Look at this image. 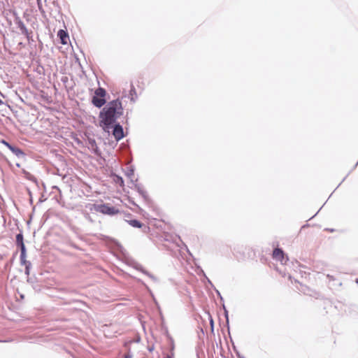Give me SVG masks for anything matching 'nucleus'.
<instances>
[{"label":"nucleus","instance_id":"nucleus-4","mask_svg":"<svg viewBox=\"0 0 358 358\" xmlns=\"http://www.w3.org/2000/svg\"><path fill=\"white\" fill-rule=\"evenodd\" d=\"M16 243L18 246L20 247L21 254H20V259L22 262H25L26 257V249L25 245L23 242V236L22 234H18L16 236Z\"/></svg>","mask_w":358,"mask_h":358},{"label":"nucleus","instance_id":"nucleus-11","mask_svg":"<svg viewBox=\"0 0 358 358\" xmlns=\"http://www.w3.org/2000/svg\"><path fill=\"white\" fill-rule=\"evenodd\" d=\"M118 181H119L120 185L121 186H123V185H124V180H123V179H122V178H118Z\"/></svg>","mask_w":358,"mask_h":358},{"label":"nucleus","instance_id":"nucleus-13","mask_svg":"<svg viewBox=\"0 0 358 358\" xmlns=\"http://www.w3.org/2000/svg\"><path fill=\"white\" fill-rule=\"evenodd\" d=\"M166 358H172V357L170 355H168Z\"/></svg>","mask_w":358,"mask_h":358},{"label":"nucleus","instance_id":"nucleus-14","mask_svg":"<svg viewBox=\"0 0 358 358\" xmlns=\"http://www.w3.org/2000/svg\"><path fill=\"white\" fill-rule=\"evenodd\" d=\"M288 278H289V280H291L292 276L290 275H289Z\"/></svg>","mask_w":358,"mask_h":358},{"label":"nucleus","instance_id":"nucleus-8","mask_svg":"<svg viewBox=\"0 0 358 358\" xmlns=\"http://www.w3.org/2000/svg\"><path fill=\"white\" fill-rule=\"evenodd\" d=\"M18 28L20 29L22 34H24L28 40H29L31 38V31H29L27 27H25L24 24L20 21L17 23Z\"/></svg>","mask_w":358,"mask_h":358},{"label":"nucleus","instance_id":"nucleus-12","mask_svg":"<svg viewBox=\"0 0 358 358\" xmlns=\"http://www.w3.org/2000/svg\"><path fill=\"white\" fill-rule=\"evenodd\" d=\"M37 3H38V7L40 8V5H41V0H37Z\"/></svg>","mask_w":358,"mask_h":358},{"label":"nucleus","instance_id":"nucleus-3","mask_svg":"<svg viewBox=\"0 0 358 358\" xmlns=\"http://www.w3.org/2000/svg\"><path fill=\"white\" fill-rule=\"evenodd\" d=\"M96 210L103 214L109 215H116L119 213V210L113 206H110L108 204H101L96 207Z\"/></svg>","mask_w":358,"mask_h":358},{"label":"nucleus","instance_id":"nucleus-9","mask_svg":"<svg viewBox=\"0 0 358 358\" xmlns=\"http://www.w3.org/2000/svg\"><path fill=\"white\" fill-rule=\"evenodd\" d=\"M129 224L133 227L141 228L142 227V224L137 220H131L128 221Z\"/></svg>","mask_w":358,"mask_h":358},{"label":"nucleus","instance_id":"nucleus-2","mask_svg":"<svg viewBox=\"0 0 358 358\" xmlns=\"http://www.w3.org/2000/svg\"><path fill=\"white\" fill-rule=\"evenodd\" d=\"M106 94V90L102 87H99L94 92V96L92 99V103L97 108L102 107L106 102L105 96Z\"/></svg>","mask_w":358,"mask_h":358},{"label":"nucleus","instance_id":"nucleus-6","mask_svg":"<svg viewBox=\"0 0 358 358\" xmlns=\"http://www.w3.org/2000/svg\"><path fill=\"white\" fill-rule=\"evenodd\" d=\"M113 136L116 140H120L124 137L123 129L120 124H116L113 129Z\"/></svg>","mask_w":358,"mask_h":358},{"label":"nucleus","instance_id":"nucleus-10","mask_svg":"<svg viewBox=\"0 0 358 358\" xmlns=\"http://www.w3.org/2000/svg\"><path fill=\"white\" fill-rule=\"evenodd\" d=\"M3 143L4 145H6L8 148H9L10 149H11V150H12V147H11V145H10L8 143H7V142H6V141H3Z\"/></svg>","mask_w":358,"mask_h":358},{"label":"nucleus","instance_id":"nucleus-5","mask_svg":"<svg viewBox=\"0 0 358 358\" xmlns=\"http://www.w3.org/2000/svg\"><path fill=\"white\" fill-rule=\"evenodd\" d=\"M273 258L276 261L285 264L288 258L285 257L284 252L280 248H275L273 252Z\"/></svg>","mask_w":358,"mask_h":358},{"label":"nucleus","instance_id":"nucleus-7","mask_svg":"<svg viewBox=\"0 0 358 358\" xmlns=\"http://www.w3.org/2000/svg\"><path fill=\"white\" fill-rule=\"evenodd\" d=\"M58 37L60 38L61 43L63 45H66L68 43V41L69 40V36L66 31H65L63 29H60L57 33Z\"/></svg>","mask_w":358,"mask_h":358},{"label":"nucleus","instance_id":"nucleus-1","mask_svg":"<svg viewBox=\"0 0 358 358\" xmlns=\"http://www.w3.org/2000/svg\"><path fill=\"white\" fill-rule=\"evenodd\" d=\"M122 103L119 100L110 101L106 107L100 113L101 119V124H103V129L106 130L113 124L116 119L122 114Z\"/></svg>","mask_w":358,"mask_h":358}]
</instances>
